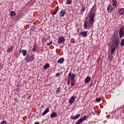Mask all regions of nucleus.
I'll use <instances>...</instances> for the list:
<instances>
[{
	"instance_id": "obj_11",
	"label": "nucleus",
	"mask_w": 124,
	"mask_h": 124,
	"mask_svg": "<svg viewBox=\"0 0 124 124\" xmlns=\"http://www.w3.org/2000/svg\"><path fill=\"white\" fill-rule=\"evenodd\" d=\"M57 114L55 111H53L50 114V118L52 119V118H56L57 117Z\"/></svg>"
},
{
	"instance_id": "obj_29",
	"label": "nucleus",
	"mask_w": 124,
	"mask_h": 124,
	"mask_svg": "<svg viewBox=\"0 0 124 124\" xmlns=\"http://www.w3.org/2000/svg\"><path fill=\"white\" fill-rule=\"evenodd\" d=\"M52 42H53V41H51L50 43H47L46 44V45L47 46H50V45H51V44H52Z\"/></svg>"
},
{
	"instance_id": "obj_1",
	"label": "nucleus",
	"mask_w": 124,
	"mask_h": 124,
	"mask_svg": "<svg viewBox=\"0 0 124 124\" xmlns=\"http://www.w3.org/2000/svg\"><path fill=\"white\" fill-rule=\"evenodd\" d=\"M95 10H96V5L95 4L93 5V8L90 10L88 23H87V21L84 22V29H86L87 27L90 29L93 26V23H94V16L96 14Z\"/></svg>"
},
{
	"instance_id": "obj_25",
	"label": "nucleus",
	"mask_w": 124,
	"mask_h": 124,
	"mask_svg": "<svg viewBox=\"0 0 124 124\" xmlns=\"http://www.w3.org/2000/svg\"><path fill=\"white\" fill-rule=\"evenodd\" d=\"M48 38H46L45 37L43 38L42 39V42L44 43L45 42H46V40H47Z\"/></svg>"
},
{
	"instance_id": "obj_33",
	"label": "nucleus",
	"mask_w": 124,
	"mask_h": 124,
	"mask_svg": "<svg viewBox=\"0 0 124 124\" xmlns=\"http://www.w3.org/2000/svg\"><path fill=\"white\" fill-rule=\"evenodd\" d=\"M71 86H74L75 85V82H74V80H73V81H71Z\"/></svg>"
},
{
	"instance_id": "obj_17",
	"label": "nucleus",
	"mask_w": 124,
	"mask_h": 124,
	"mask_svg": "<svg viewBox=\"0 0 124 124\" xmlns=\"http://www.w3.org/2000/svg\"><path fill=\"white\" fill-rule=\"evenodd\" d=\"M118 13L119 14H124V8H121L120 10L118 11Z\"/></svg>"
},
{
	"instance_id": "obj_28",
	"label": "nucleus",
	"mask_w": 124,
	"mask_h": 124,
	"mask_svg": "<svg viewBox=\"0 0 124 124\" xmlns=\"http://www.w3.org/2000/svg\"><path fill=\"white\" fill-rule=\"evenodd\" d=\"M112 1H113V4H112V5H113V6H115V5H116V0H112Z\"/></svg>"
},
{
	"instance_id": "obj_31",
	"label": "nucleus",
	"mask_w": 124,
	"mask_h": 124,
	"mask_svg": "<svg viewBox=\"0 0 124 124\" xmlns=\"http://www.w3.org/2000/svg\"><path fill=\"white\" fill-rule=\"evenodd\" d=\"M0 124H7V123H6V121L4 120L1 122Z\"/></svg>"
},
{
	"instance_id": "obj_23",
	"label": "nucleus",
	"mask_w": 124,
	"mask_h": 124,
	"mask_svg": "<svg viewBox=\"0 0 124 124\" xmlns=\"http://www.w3.org/2000/svg\"><path fill=\"white\" fill-rule=\"evenodd\" d=\"M61 92V87H58L56 91V93H59Z\"/></svg>"
},
{
	"instance_id": "obj_15",
	"label": "nucleus",
	"mask_w": 124,
	"mask_h": 124,
	"mask_svg": "<svg viewBox=\"0 0 124 124\" xmlns=\"http://www.w3.org/2000/svg\"><path fill=\"white\" fill-rule=\"evenodd\" d=\"M64 62V59H63V58H61L58 60L57 62L58 63L62 64V62Z\"/></svg>"
},
{
	"instance_id": "obj_38",
	"label": "nucleus",
	"mask_w": 124,
	"mask_h": 124,
	"mask_svg": "<svg viewBox=\"0 0 124 124\" xmlns=\"http://www.w3.org/2000/svg\"><path fill=\"white\" fill-rule=\"evenodd\" d=\"M82 12H84L85 11V8H83L81 10Z\"/></svg>"
},
{
	"instance_id": "obj_43",
	"label": "nucleus",
	"mask_w": 124,
	"mask_h": 124,
	"mask_svg": "<svg viewBox=\"0 0 124 124\" xmlns=\"http://www.w3.org/2000/svg\"><path fill=\"white\" fill-rule=\"evenodd\" d=\"M93 85V83H91V84L90 85V86H92Z\"/></svg>"
},
{
	"instance_id": "obj_26",
	"label": "nucleus",
	"mask_w": 124,
	"mask_h": 124,
	"mask_svg": "<svg viewBox=\"0 0 124 124\" xmlns=\"http://www.w3.org/2000/svg\"><path fill=\"white\" fill-rule=\"evenodd\" d=\"M58 11H59V9H55V11H54L53 15H56V14H57V12H58Z\"/></svg>"
},
{
	"instance_id": "obj_5",
	"label": "nucleus",
	"mask_w": 124,
	"mask_h": 124,
	"mask_svg": "<svg viewBox=\"0 0 124 124\" xmlns=\"http://www.w3.org/2000/svg\"><path fill=\"white\" fill-rule=\"evenodd\" d=\"M124 28L121 27L119 30V36L121 38L124 36Z\"/></svg>"
},
{
	"instance_id": "obj_39",
	"label": "nucleus",
	"mask_w": 124,
	"mask_h": 124,
	"mask_svg": "<svg viewBox=\"0 0 124 124\" xmlns=\"http://www.w3.org/2000/svg\"><path fill=\"white\" fill-rule=\"evenodd\" d=\"M18 100V99L17 98H16L15 99V101L16 102V101H17Z\"/></svg>"
},
{
	"instance_id": "obj_19",
	"label": "nucleus",
	"mask_w": 124,
	"mask_h": 124,
	"mask_svg": "<svg viewBox=\"0 0 124 124\" xmlns=\"http://www.w3.org/2000/svg\"><path fill=\"white\" fill-rule=\"evenodd\" d=\"M70 119L71 120H77V119H78V114L76 115L75 116H71Z\"/></svg>"
},
{
	"instance_id": "obj_37",
	"label": "nucleus",
	"mask_w": 124,
	"mask_h": 124,
	"mask_svg": "<svg viewBox=\"0 0 124 124\" xmlns=\"http://www.w3.org/2000/svg\"><path fill=\"white\" fill-rule=\"evenodd\" d=\"M2 69V66H1V64H0V70H1Z\"/></svg>"
},
{
	"instance_id": "obj_7",
	"label": "nucleus",
	"mask_w": 124,
	"mask_h": 124,
	"mask_svg": "<svg viewBox=\"0 0 124 124\" xmlns=\"http://www.w3.org/2000/svg\"><path fill=\"white\" fill-rule=\"evenodd\" d=\"M87 119V116L85 115L82 118H80L78 121V124H80L82 122H84Z\"/></svg>"
},
{
	"instance_id": "obj_40",
	"label": "nucleus",
	"mask_w": 124,
	"mask_h": 124,
	"mask_svg": "<svg viewBox=\"0 0 124 124\" xmlns=\"http://www.w3.org/2000/svg\"><path fill=\"white\" fill-rule=\"evenodd\" d=\"M35 47H36V45H33V48H35Z\"/></svg>"
},
{
	"instance_id": "obj_42",
	"label": "nucleus",
	"mask_w": 124,
	"mask_h": 124,
	"mask_svg": "<svg viewBox=\"0 0 124 124\" xmlns=\"http://www.w3.org/2000/svg\"><path fill=\"white\" fill-rule=\"evenodd\" d=\"M76 124H78V122H77L76 123Z\"/></svg>"
},
{
	"instance_id": "obj_21",
	"label": "nucleus",
	"mask_w": 124,
	"mask_h": 124,
	"mask_svg": "<svg viewBox=\"0 0 124 124\" xmlns=\"http://www.w3.org/2000/svg\"><path fill=\"white\" fill-rule=\"evenodd\" d=\"M16 14L15 13V12H14V11L11 12L10 15H11V17H13V16H15Z\"/></svg>"
},
{
	"instance_id": "obj_36",
	"label": "nucleus",
	"mask_w": 124,
	"mask_h": 124,
	"mask_svg": "<svg viewBox=\"0 0 124 124\" xmlns=\"http://www.w3.org/2000/svg\"><path fill=\"white\" fill-rule=\"evenodd\" d=\"M40 124V123H39V122H36L34 123V124Z\"/></svg>"
},
{
	"instance_id": "obj_9",
	"label": "nucleus",
	"mask_w": 124,
	"mask_h": 124,
	"mask_svg": "<svg viewBox=\"0 0 124 124\" xmlns=\"http://www.w3.org/2000/svg\"><path fill=\"white\" fill-rule=\"evenodd\" d=\"M65 15V10H62L59 14L60 17H63Z\"/></svg>"
},
{
	"instance_id": "obj_2",
	"label": "nucleus",
	"mask_w": 124,
	"mask_h": 124,
	"mask_svg": "<svg viewBox=\"0 0 124 124\" xmlns=\"http://www.w3.org/2000/svg\"><path fill=\"white\" fill-rule=\"evenodd\" d=\"M75 79V74L69 73L68 75L67 85H70V82L74 81Z\"/></svg>"
},
{
	"instance_id": "obj_32",
	"label": "nucleus",
	"mask_w": 124,
	"mask_h": 124,
	"mask_svg": "<svg viewBox=\"0 0 124 124\" xmlns=\"http://www.w3.org/2000/svg\"><path fill=\"white\" fill-rule=\"evenodd\" d=\"M97 102H100L101 101V99L100 98H98L96 99Z\"/></svg>"
},
{
	"instance_id": "obj_41",
	"label": "nucleus",
	"mask_w": 124,
	"mask_h": 124,
	"mask_svg": "<svg viewBox=\"0 0 124 124\" xmlns=\"http://www.w3.org/2000/svg\"><path fill=\"white\" fill-rule=\"evenodd\" d=\"M79 117H80V114H78V118H79Z\"/></svg>"
},
{
	"instance_id": "obj_24",
	"label": "nucleus",
	"mask_w": 124,
	"mask_h": 124,
	"mask_svg": "<svg viewBox=\"0 0 124 124\" xmlns=\"http://www.w3.org/2000/svg\"><path fill=\"white\" fill-rule=\"evenodd\" d=\"M72 2V0H67L66 3L67 4H70Z\"/></svg>"
},
{
	"instance_id": "obj_22",
	"label": "nucleus",
	"mask_w": 124,
	"mask_h": 124,
	"mask_svg": "<svg viewBox=\"0 0 124 124\" xmlns=\"http://www.w3.org/2000/svg\"><path fill=\"white\" fill-rule=\"evenodd\" d=\"M115 44L116 46H119V45H120V42H119V40L115 41Z\"/></svg>"
},
{
	"instance_id": "obj_44",
	"label": "nucleus",
	"mask_w": 124,
	"mask_h": 124,
	"mask_svg": "<svg viewBox=\"0 0 124 124\" xmlns=\"http://www.w3.org/2000/svg\"><path fill=\"white\" fill-rule=\"evenodd\" d=\"M27 59H28V58H26V60H27Z\"/></svg>"
},
{
	"instance_id": "obj_27",
	"label": "nucleus",
	"mask_w": 124,
	"mask_h": 124,
	"mask_svg": "<svg viewBox=\"0 0 124 124\" xmlns=\"http://www.w3.org/2000/svg\"><path fill=\"white\" fill-rule=\"evenodd\" d=\"M121 46H124V39H122L121 42Z\"/></svg>"
},
{
	"instance_id": "obj_6",
	"label": "nucleus",
	"mask_w": 124,
	"mask_h": 124,
	"mask_svg": "<svg viewBox=\"0 0 124 124\" xmlns=\"http://www.w3.org/2000/svg\"><path fill=\"white\" fill-rule=\"evenodd\" d=\"M74 101H75V97L73 96L69 99V104H72Z\"/></svg>"
},
{
	"instance_id": "obj_13",
	"label": "nucleus",
	"mask_w": 124,
	"mask_h": 124,
	"mask_svg": "<svg viewBox=\"0 0 124 124\" xmlns=\"http://www.w3.org/2000/svg\"><path fill=\"white\" fill-rule=\"evenodd\" d=\"M91 81V77H87L85 79V84H88Z\"/></svg>"
},
{
	"instance_id": "obj_30",
	"label": "nucleus",
	"mask_w": 124,
	"mask_h": 124,
	"mask_svg": "<svg viewBox=\"0 0 124 124\" xmlns=\"http://www.w3.org/2000/svg\"><path fill=\"white\" fill-rule=\"evenodd\" d=\"M59 76H61V74L60 73H57L55 75V77H59Z\"/></svg>"
},
{
	"instance_id": "obj_14",
	"label": "nucleus",
	"mask_w": 124,
	"mask_h": 124,
	"mask_svg": "<svg viewBox=\"0 0 124 124\" xmlns=\"http://www.w3.org/2000/svg\"><path fill=\"white\" fill-rule=\"evenodd\" d=\"M20 52H21V53H22V55L24 57L27 56V50L26 49H22L20 50Z\"/></svg>"
},
{
	"instance_id": "obj_16",
	"label": "nucleus",
	"mask_w": 124,
	"mask_h": 124,
	"mask_svg": "<svg viewBox=\"0 0 124 124\" xmlns=\"http://www.w3.org/2000/svg\"><path fill=\"white\" fill-rule=\"evenodd\" d=\"M49 111V108H47L46 110L44 111V112L42 114V116H45V115H46L48 112Z\"/></svg>"
},
{
	"instance_id": "obj_18",
	"label": "nucleus",
	"mask_w": 124,
	"mask_h": 124,
	"mask_svg": "<svg viewBox=\"0 0 124 124\" xmlns=\"http://www.w3.org/2000/svg\"><path fill=\"white\" fill-rule=\"evenodd\" d=\"M50 67V64L46 63L44 66V69H48Z\"/></svg>"
},
{
	"instance_id": "obj_10",
	"label": "nucleus",
	"mask_w": 124,
	"mask_h": 124,
	"mask_svg": "<svg viewBox=\"0 0 124 124\" xmlns=\"http://www.w3.org/2000/svg\"><path fill=\"white\" fill-rule=\"evenodd\" d=\"M12 51H13V46H11L10 47H8L7 48L6 52H7V53H9L12 52Z\"/></svg>"
},
{
	"instance_id": "obj_4",
	"label": "nucleus",
	"mask_w": 124,
	"mask_h": 124,
	"mask_svg": "<svg viewBox=\"0 0 124 124\" xmlns=\"http://www.w3.org/2000/svg\"><path fill=\"white\" fill-rule=\"evenodd\" d=\"M33 61H34V57H33V55H31L28 58L27 62H33Z\"/></svg>"
},
{
	"instance_id": "obj_35",
	"label": "nucleus",
	"mask_w": 124,
	"mask_h": 124,
	"mask_svg": "<svg viewBox=\"0 0 124 124\" xmlns=\"http://www.w3.org/2000/svg\"><path fill=\"white\" fill-rule=\"evenodd\" d=\"M36 49L35 48V47H33L32 49V51L36 52Z\"/></svg>"
},
{
	"instance_id": "obj_8",
	"label": "nucleus",
	"mask_w": 124,
	"mask_h": 124,
	"mask_svg": "<svg viewBox=\"0 0 124 124\" xmlns=\"http://www.w3.org/2000/svg\"><path fill=\"white\" fill-rule=\"evenodd\" d=\"M80 35H82V37H86L88 36V32L87 31H82L79 33Z\"/></svg>"
},
{
	"instance_id": "obj_20",
	"label": "nucleus",
	"mask_w": 124,
	"mask_h": 124,
	"mask_svg": "<svg viewBox=\"0 0 124 124\" xmlns=\"http://www.w3.org/2000/svg\"><path fill=\"white\" fill-rule=\"evenodd\" d=\"M115 50H116V46H114L112 48H111V55H113L114 54V52H115Z\"/></svg>"
},
{
	"instance_id": "obj_12",
	"label": "nucleus",
	"mask_w": 124,
	"mask_h": 124,
	"mask_svg": "<svg viewBox=\"0 0 124 124\" xmlns=\"http://www.w3.org/2000/svg\"><path fill=\"white\" fill-rule=\"evenodd\" d=\"M113 8L112 7V5H109L108 7V12H112L113 11Z\"/></svg>"
},
{
	"instance_id": "obj_34",
	"label": "nucleus",
	"mask_w": 124,
	"mask_h": 124,
	"mask_svg": "<svg viewBox=\"0 0 124 124\" xmlns=\"http://www.w3.org/2000/svg\"><path fill=\"white\" fill-rule=\"evenodd\" d=\"M16 92H20L21 91V89L19 88V87H17V89H16Z\"/></svg>"
},
{
	"instance_id": "obj_3",
	"label": "nucleus",
	"mask_w": 124,
	"mask_h": 124,
	"mask_svg": "<svg viewBox=\"0 0 124 124\" xmlns=\"http://www.w3.org/2000/svg\"><path fill=\"white\" fill-rule=\"evenodd\" d=\"M65 41V39L63 36H61L59 38L58 43V44H63Z\"/></svg>"
}]
</instances>
